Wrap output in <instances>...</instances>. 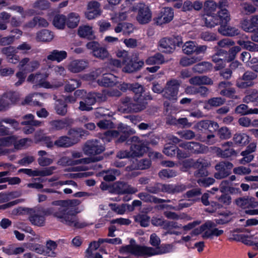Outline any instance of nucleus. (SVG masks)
Listing matches in <instances>:
<instances>
[{
    "instance_id": "obj_62",
    "label": "nucleus",
    "mask_w": 258,
    "mask_h": 258,
    "mask_svg": "<svg viewBox=\"0 0 258 258\" xmlns=\"http://www.w3.org/2000/svg\"><path fill=\"white\" fill-rule=\"evenodd\" d=\"M257 95L258 91L256 89H252L249 92V94L244 97L243 99L244 102L246 103H248L249 102H256Z\"/></svg>"
},
{
    "instance_id": "obj_55",
    "label": "nucleus",
    "mask_w": 258,
    "mask_h": 258,
    "mask_svg": "<svg viewBox=\"0 0 258 258\" xmlns=\"http://www.w3.org/2000/svg\"><path fill=\"white\" fill-rule=\"evenodd\" d=\"M226 100L222 97H213L209 99L207 103L212 107H218L224 104Z\"/></svg>"
},
{
    "instance_id": "obj_41",
    "label": "nucleus",
    "mask_w": 258,
    "mask_h": 258,
    "mask_svg": "<svg viewBox=\"0 0 258 258\" xmlns=\"http://www.w3.org/2000/svg\"><path fill=\"white\" fill-rule=\"evenodd\" d=\"M64 84L65 91L71 92L81 86V82L79 80L70 79L64 81Z\"/></svg>"
},
{
    "instance_id": "obj_23",
    "label": "nucleus",
    "mask_w": 258,
    "mask_h": 258,
    "mask_svg": "<svg viewBox=\"0 0 258 258\" xmlns=\"http://www.w3.org/2000/svg\"><path fill=\"white\" fill-rule=\"evenodd\" d=\"M88 61L84 59H76L72 61L68 66L69 70L74 73L83 71L88 66Z\"/></svg>"
},
{
    "instance_id": "obj_64",
    "label": "nucleus",
    "mask_w": 258,
    "mask_h": 258,
    "mask_svg": "<svg viewBox=\"0 0 258 258\" xmlns=\"http://www.w3.org/2000/svg\"><path fill=\"white\" fill-rule=\"evenodd\" d=\"M97 125L102 130L112 129L113 128V122L111 120L106 119L99 121Z\"/></svg>"
},
{
    "instance_id": "obj_14",
    "label": "nucleus",
    "mask_w": 258,
    "mask_h": 258,
    "mask_svg": "<svg viewBox=\"0 0 258 258\" xmlns=\"http://www.w3.org/2000/svg\"><path fill=\"white\" fill-rule=\"evenodd\" d=\"M88 49H91L93 55L98 58L104 59L108 57L109 53L106 48L101 47L96 41H91L86 44Z\"/></svg>"
},
{
    "instance_id": "obj_50",
    "label": "nucleus",
    "mask_w": 258,
    "mask_h": 258,
    "mask_svg": "<svg viewBox=\"0 0 258 258\" xmlns=\"http://www.w3.org/2000/svg\"><path fill=\"white\" fill-rule=\"evenodd\" d=\"M55 110L57 114L64 115L67 112V105L65 102L58 100L55 105Z\"/></svg>"
},
{
    "instance_id": "obj_3",
    "label": "nucleus",
    "mask_w": 258,
    "mask_h": 258,
    "mask_svg": "<svg viewBox=\"0 0 258 258\" xmlns=\"http://www.w3.org/2000/svg\"><path fill=\"white\" fill-rule=\"evenodd\" d=\"M117 89L122 92H125L127 90H131L135 93L134 97L144 96V95H142L143 93L144 92V87L139 83H114V96L119 97L121 96V93L119 91H118Z\"/></svg>"
},
{
    "instance_id": "obj_54",
    "label": "nucleus",
    "mask_w": 258,
    "mask_h": 258,
    "mask_svg": "<svg viewBox=\"0 0 258 258\" xmlns=\"http://www.w3.org/2000/svg\"><path fill=\"white\" fill-rule=\"evenodd\" d=\"M33 250L37 253L54 257L55 256V253L54 251H49L46 250L45 248L40 245H35L33 247Z\"/></svg>"
},
{
    "instance_id": "obj_8",
    "label": "nucleus",
    "mask_w": 258,
    "mask_h": 258,
    "mask_svg": "<svg viewBox=\"0 0 258 258\" xmlns=\"http://www.w3.org/2000/svg\"><path fill=\"white\" fill-rule=\"evenodd\" d=\"M153 98L150 93L145 94L144 96L134 97L131 100L130 109L132 112H139L146 108L148 100H151Z\"/></svg>"
},
{
    "instance_id": "obj_61",
    "label": "nucleus",
    "mask_w": 258,
    "mask_h": 258,
    "mask_svg": "<svg viewBox=\"0 0 258 258\" xmlns=\"http://www.w3.org/2000/svg\"><path fill=\"white\" fill-rule=\"evenodd\" d=\"M177 134L181 138L187 140L193 139L196 137L195 133L192 131L189 130L178 132Z\"/></svg>"
},
{
    "instance_id": "obj_45",
    "label": "nucleus",
    "mask_w": 258,
    "mask_h": 258,
    "mask_svg": "<svg viewBox=\"0 0 258 258\" xmlns=\"http://www.w3.org/2000/svg\"><path fill=\"white\" fill-rule=\"evenodd\" d=\"M237 44L250 51H258V44L250 41L239 40Z\"/></svg>"
},
{
    "instance_id": "obj_12",
    "label": "nucleus",
    "mask_w": 258,
    "mask_h": 258,
    "mask_svg": "<svg viewBox=\"0 0 258 258\" xmlns=\"http://www.w3.org/2000/svg\"><path fill=\"white\" fill-rule=\"evenodd\" d=\"M148 248V247L136 244L135 240L132 239L130 240V244L122 247L121 250L122 252H130L137 256H142L147 254Z\"/></svg>"
},
{
    "instance_id": "obj_25",
    "label": "nucleus",
    "mask_w": 258,
    "mask_h": 258,
    "mask_svg": "<svg viewBox=\"0 0 258 258\" xmlns=\"http://www.w3.org/2000/svg\"><path fill=\"white\" fill-rule=\"evenodd\" d=\"M103 159L102 156L93 157L90 158H84L77 160H72L67 158H63L62 160L69 165H75L81 164H88L91 162H95L101 161Z\"/></svg>"
},
{
    "instance_id": "obj_57",
    "label": "nucleus",
    "mask_w": 258,
    "mask_h": 258,
    "mask_svg": "<svg viewBox=\"0 0 258 258\" xmlns=\"http://www.w3.org/2000/svg\"><path fill=\"white\" fill-rule=\"evenodd\" d=\"M162 183L159 182H156L153 185H150L146 187V190L153 194H157L160 192H162Z\"/></svg>"
},
{
    "instance_id": "obj_24",
    "label": "nucleus",
    "mask_w": 258,
    "mask_h": 258,
    "mask_svg": "<svg viewBox=\"0 0 258 258\" xmlns=\"http://www.w3.org/2000/svg\"><path fill=\"white\" fill-rule=\"evenodd\" d=\"M188 81L190 84L197 87L213 84V80L207 76H194L190 78Z\"/></svg>"
},
{
    "instance_id": "obj_48",
    "label": "nucleus",
    "mask_w": 258,
    "mask_h": 258,
    "mask_svg": "<svg viewBox=\"0 0 258 258\" xmlns=\"http://www.w3.org/2000/svg\"><path fill=\"white\" fill-rule=\"evenodd\" d=\"M132 134H120L117 131H114V138H117L116 140H115V143L116 144L122 143L125 142V145H126L127 141L131 139L130 136Z\"/></svg>"
},
{
    "instance_id": "obj_34",
    "label": "nucleus",
    "mask_w": 258,
    "mask_h": 258,
    "mask_svg": "<svg viewBox=\"0 0 258 258\" xmlns=\"http://www.w3.org/2000/svg\"><path fill=\"white\" fill-rule=\"evenodd\" d=\"M24 121L21 122L22 125H31L34 126H39L41 125L42 122L34 119V116L32 114H28L22 117Z\"/></svg>"
},
{
    "instance_id": "obj_63",
    "label": "nucleus",
    "mask_w": 258,
    "mask_h": 258,
    "mask_svg": "<svg viewBox=\"0 0 258 258\" xmlns=\"http://www.w3.org/2000/svg\"><path fill=\"white\" fill-rule=\"evenodd\" d=\"M15 138L13 136L4 137L0 139V146L5 148L14 145Z\"/></svg>"
},
{
    "instance_id": "obj_42",
    "label": "nucleus",
    "mask_w": 258,
    "mask_h": 258,
    "mask_svg": "<svg viewBox=\"0 0 258 258\" xmlns=\"http://www.w3.org/2000/svg\"><path fill=\"white\" fill-rule=\"evenodd\" d=\"M54 144L57 147L69 148L73 146V143L68 136H63L59 137L54 142Z\"/></svg>"
},
{
    "instance_id": "obj_56",
    "label": "nucleus",
    "mask_w": 258,
    "mask_h": 258,
    "mask_svg": "<svg viewBox=\"0 0 258 258\" xmlns=\"http://www.w3.org/2000/svg\"><path fill=\"white\" fill-rule=\"evenodd\" d=\"M200 38L207 41H214L218 39L216 34L209 31L202 32L200 34Z\"/></svg>"
},
{
    "instance_id": "obj_11",
    "label": "nucleus",
    "mask_w": 258,
    "mask_h": 258,
    "mask_svg": "<svg viewBox=\"0 0 258 258\" xmlns=\"http://www.w3.org/2000/svg\"><path fill=\"white\" fill-rule=\"evenodd\" d=\"M144 64L142 60H140L137 53L133 54L131 59L123 68V71L126 73H132L140 70Z\"/></svg>"
},
{
    "instance_id": "obj_2",
    "label": "nucleus",
    "mask_w": 258,
    "mask_h": 258,
    "mask_svg": "<svg viewBox=\"0 0 258 258\" xmlns=\"http://www.w3.org/2000/svg\"><path fill=\"white\" fill-rule=\"evenodd\" d=\"M74 95L76 97V99L81 100L79 102L78 109L82 111L92 110L93 108L92 106L97 102L102 101L104 97L102 93L95 92L87 93L84 89L77 90L74 93Z\"/></svg>"
},
{
    "instance_id": "obj_10",
    "label": "nucleus",
    "mask_w": 258,
    "mask_h": 258,
    "mask_svg": "<svg viewBox=\"0 0 258 258\" xmlns=\"http://www.w3.org/2000/svg\"><path fill=\"white\" fill-rule=\"evenodd\" d=\"M233 167V164L229 161L220 162L215 166V169L218 172L214 174V177L218 179L226 177L230 174Z\"/></svg>"
},
{
    "instance_id": "obj_37",
    "label": "nucleus",
    "mask_w": 258,
    "mask_h": 258,
    "mask_svg": "<svg viewBox=\"0 0 258 258\" xmlns=\"http://www.w3.org/2000/svg\"><path fill=\"white\" fill-rule=\"evenodd\" d=\"M79 21V15L76 13H71L67 18L66 25L70 28H74L78 25Z\"/></svg>"
},
{
    "instance_id": "obj_29",
    "label": "nucleus",
    "mask_w": 258,
    "mask_h": 258,
    "mask_svg": "<svg viewBox=\"0 0 258 258\" xmlns=\"http://www.w3.org/2000/svg\"><path fill=\"white\" fill-rule=\"evenodd\" d=\"M116 55L119 59H114V66L120 68L128 59V53L124 50H119L116 52Z\"/></svg>"
},
{
    "instance_id": "obj_6",
    "label": "nucleus",
    "mask_w": 258,
    "mask_h": 258,
    "mask_svg": "<svg viewBox=\"0 0 258 258\" xmlns=\"http://www.w3.org/2000/svg\"><path fill=\"white\" fill-rule=\"evenodd\" d=\"M126 144L131 145L130 151L133 158L141 156L146 152V145L137 136L131 137L127 141Z\"/></svg>"
},
{
    "instance_id": "obj_19",
    "label": "nucleus",
    "mask_w": 258,
    "mask_h": 258,
    "mask_svg": "<svg viewBox=\"0 0 258 258\" xmlns=\"http://www.w3.org/2000/svg\"><path fill=\"white\" fill-rule=\"evenodd\" d=\"M234 203L239 207L246 208H255L258 207V202L255 201V198L251 197H242L236 199Z\"/></svg>"
},
{
    "instance_id": "obj_22",
    "label": "nucleus",
    "mask_w": 258,
    "mask_h": 258,
    "mask_svg": "<svg viewBox=\"0 0 258 258\" xmlns=\"http://www.w3.org/2000/svg\"><path fill=\"white\" fill-rule=\"evenodd\" d=\"M88 132L81 128H71L68 132L69 138L73 143V146L78 143L81 138L85 135H88Z\"/></svg>"
},
{
    "instance_id": "obj_7",
    "label": "nucleus",
    "mask_w": 258,
    "mask_h": 258,
    "mask_svg": "<svg viewBox=\"0 0 258 258\" xmlns=\"http://www.w3.org/2000/svg\"><path fill=\"white\" fill-rule=\"evenodd\" d=\"M159 46L161 48L164 49L163 52L167 53L173 52L175 46L180 47L182 44L181 37L179 36H174L171 38H164L159 41Z\"/></svg>"
},
{
    "instance_id": "obj_27",
    "label": "nucleus",
    "mask_w": 258,
    "mask_h": 258,
    "mask_svg": "<svg viewBox=\"0 0 258 258\" xmlns=\"http://www.w3.org/2000/svg\"><path fill=\"white\" fill-rule=\"evenodd\" d=\"M67 52L64 50H58L54 49L49 52L48 55L46 57V59L52 61H56L59 62L67 57Z\"/></svg>"
},
{
    "instance_id": "obj_20",
    "label": "nucleus",
    "mask_w": 258,
    "mask_h": 258,
    "mask_svg": "<svg viewBox=\"0 0 258 258\" xmlns=\"http://www.w3.org/2000/svg\"><path fill=\"white\" fill-rule=\"evenodd\" d=\"M3 123L9 124L15 129H18L19 126V123L16 120L7 117L0 119V136L8 135L10 134L9 128L4 125Z\"/></svg>"
},
{
    "instance_id": "obj_15",
    "label": "nucleus",
    "mask_w": 258,
    "mask_h": 258,
    "mask_svg": "<svg viewBox=\"0 0 258 258\" xmlns=\"http://www.w3.org/2000/svg\"><path fill=\"white\" fill-rule=\"evenodd\" d=\"M29 219L33 225L37 226L44 225L45 217L38 208L29 209Z\"/></svg>"
},
{
    "instance_id": "obj_35",
    "label": "nucleus",
    "mask_w": 258,
    "mask_h": 258,
    "mask_svg": "<svg viewBox=\"0 0 258 258\" xmlns=\"http://www.w3.org/2000/svg\"><path fill=\"white\" fill-rule=\"evenodd\" d=\"M235 112L237 114H239L241 115L258 114V109H249L246 105L241 104L235 108Z\"/></svg>"
},
{
    "instance_id": "obj_52",
    "label": "nucleus",
    "mask_w": 258,
    "mask_h": 258,
    "mask_svg": "<svg viewBox=\"0 0 258 258\" xmlns=\"http://www.w3.org/2000/svg\"><path fill=\"white\" fill-rule=\"evenodd\" d=\"M217 136L221 140H227L231 138V133L228 127L223 126L218 130Z\"/></svg>"
},
{
    "instance_id": "obj_53",
    "label": "nucleus",
    "mask_w": 258,
    "mask_h": 258,
    "mask_svg": "<svg viewBox=\"0 0 258 258\" xmlns=\"http://www.w3.org/2000/svg\"><path fill=\"white\" fill-rule=\"evenodd\" d=\"M177 172L176 171L171 169H165L161 170L159 172V176L160 178H172L175 177L177 175Z\"/></svg>"
},
{
    "instance_id": "obj_46",
    "label": "nucleus",
    "mask_w": 258,
    "mask_h": 258,
    "mask_svg": "<svg viewBox=\"0 0 258 258\" xmlns=\"http://www.w3.org/2000/svg\"><path fill=\"white\" fill-rule=\"evenodd\" d=\"M218 15L217 16V17H218V18L219 19L220 25H226L230 21V14L228 11L226 9L220 10L218 12Z\"/></svg>"
},
{
    "instance_id": "obj_13",
    "label": "nucleus",
    "mask_w": 258,
    "mask_h": 258,
    "mask_svg": "<svg viewBox=\"0 0 258 258\" xmlns=\"http://www.w3.org/2000/svg\"><path fill=\"white\" fill-rule=\"evenodd\" d=\"M73 123V120L68 118L53 120L48 123L49 129L51 132L58 131L71 126Z\"/></svg>"
},
{
    "instance_id": "obj_32",
    "label": "nucleus",
    "mask_w": 258,
    "mask_h": 258,
    "mask_svg": "<svg viewBox=\"0 0 258 258\" xmlns=\"http://www.w3.org/2000/svg\"><path fill=\"white\" fill-rule=\"evenodd\" d=\"M212 64L209 62L203 61L195 65L192 68V71L199 74H203L211 70Z\"/></svg>"
},
{
    "instance_id": "obj_30",
    "label": "nucleus",
    "mask_w": 258,
    "mask_h": 258,
    "mask_svg": "<svg viewBox=\"0 0 258 258\" xmlns=\"http://www.w3.org/2000/svg\"><path fill=\"white\" fill-rule=\"evenodd\" d=\"M233 143L231 142H227L222 144V147H225V149L221 151V156L223 158H228L237 154L236 152L232 148H230L233 146Z\"/></svg>"
},
{
    "instance_id": "obj_31",
    "label": "nucleus",
    "mask_w": 258,
    "mask_h": 258,
    "mask_svg": "<svg viewBox=\"0 0 258 258\" xmlns=\"http://www.w3.org/2000/svg\"><path fill=\"white\" fill-rule=\"evenodd\" d=\"M53 38V33L48 30L43 29L37 32L36 39L38 41L49 42Z\"/></svg>"
},
{
    "instance_id": "obj_49",
    "label": "nucleus",
    "mask_w": 258,
    "mask_h": 258,
    "mask_svg": "<svg viewBox=\"0 0 258 258\" xmlns=\"http://www.w3.org/2000/svg\"><path fill=\"white\" fill-rule=\"evenodd\" d=\"M135 221L142 227H146L149 225L150 217L146 214H139L135 217Z\"/></svg>"
},
{
    "instance_id": "obj_1",
    "label": "nucleus",
    "mask_w": 258,
    "mask_h": 258,
    "mask_svg": "<svg viewBox=\"0 0 258 258\" xmlns=\"http://www.w3.org/2000/svg\"><path fill=\"white\" fill-rule=\"evenodd\" d=\"M80 203V201L77 199L53 201L51 203L52 205L60 206L54 213L53 216L69 226L76 228H84L87 226V223L80 222L76 216L79 213L77 206Z\"/></svg>"
},
{
    "instance_id": "obj_16",
    "label": "nucleus",
    "mask_w": 258,
    "mask_h": 258,
    "mask_svg": "<svg viewBox=\"0 0 258 258\" xmlns=\"http://www.w3.org/2000/svg\"><path fill=\"white\" fill-rule=\"evenodd\" d=\"M104 181L100 185L102 190H107L109 192L113 193V172L110 170H104L101 173Z\"/></svg>"
},
{
    "instance_id": "obj_44",
    "label": "nucleus",
    "mask_w": 258,
    "mask_h": 258,
    "mask_svg": "<svg viewBox=\"0 0 258 258\" xmlns=\"http://www.w3.org/2000/svg\"><path fill=\"white\" fill-rule=\"evenodd\" d=\"M233 140L236 144L244 146L248 143L249 137L243 133L236 134L234 135Z\"/></svg>"
},
{
    "instance_id": "obj_38",
    "label": "nucleus",
    "mask_w": 258,
    "mask_h": 258,
    "mask_svg": "<svg viewBox=\"0 0 258 258\" xmlns=\"http://www.w3.org/2000/svg\"><path fill=\"white\" fill-rule=\"evenodd\" d=\"M203 20L205 25L209 28H213L220 24V21L217 15H206L204 16Z\"/></svg>"
},
{
    "instance_id": "obj_26",
    "label": "nucleus",
    "mask_w": 258,
    "mask_h": 258,
    "mask_svg": "<svg viewBox=\"0 0 258 258\" xmlns=\"http://www.w3.org/2000/svg\"><path fill=\"white\" fill-rule=\"evenodd\" d=\"M173 247L171 244H163L156 248L148 247L147 255H153L169 252L172 250Z\"/></svg>"
},
{
    "instance_id": "obj_4",
    "label": "nucleus",
    "mask_w": 258,
    "mask_h": 258,
    "mask_svg": "<svg viewBox=\"0 0 258 258\" xmlns=\"http://www.w3.org/2000/svg\"><path fill=\"white\" fill-rule=\"evenodd\" d=\"M134 11H137L136 20L142 25L149 23L152 20V12L149 7L143 3H139L133 8Z\"/></svg>"
},
{
    "instance_id": "obj_36",
    "label": "nucleus",
    "mask_w": 258,
    "mask_h": 258,
    "mask_svg": "<svg viewBox=\"0 0 258 258\" xmlns=\"http://www.w3.org/2000/svg\"><path fill=\"white\" fill-rule=\"evenodd\" d=\"M78 33L81 37L88 39H93L94 38L92 28L88 26H80Z\"/></svg>"
},
{
    "instance_id": "obj_33",
    "label": "nucleus",
    "mask_w": 258,
    "mask_h": 258,
    "mask_svg": "<svg viewBox=\"0 0 258 258\" xmlns=\"http://www.w3.org/2000/svg\"><path fill=\"white\" fill-rule=\"evenodd\" d=\"M131 104V99L128 97L122 98L120 100V104L118 106V111L122 113L131 112L130 109V105Z\"/></svg>"
},
{
    "instance_id": "obj_51",
    "label": "nucleus",
    "mask_w": 258,
    "mask_h": 258,
    "mask_svg": "<svg viewBox=\"0 0 258 258\" xmlns=\"http://www.w3.org/2000/svg\"><path fill=\"white\" fill-rule=\"evenodd\" d=\"M200 57L194 56L190 58L187 57H183L180 60V64L183 67H187L201 60Z\"/></svg>"
},
{
    "instance_id": "obj_43",
    "label": "nucleus",
    "mask_w": 258,
    "mask_h": 258,
    "mask_svg": "<svg viewBox=\"0 0 258 258\" xmlns=\"http://www.w3.org/2000/svg\"><path fill=\"white\" fill-rule=\"evenodd\" d=\"M97 83L100 86L109 87L113 85V75L111 74H103L101 79L97 80Z\"/></svg>"
},
{
    "instance_id": "obj_9",
    "label": "nucleus",
    "mask_w": 258,
    "mask_h": 258,
    "mask_svg": "<svg viewBox=\"0 0 258 258\" xmlns=\"http://www.w3.org/2000/svg\"><path fill=\"white\" fill-rule=\"evenodd\" d=\"M179 86L180 83L177 80L168 81L164 88L163 96L169 100H176Z\"/></svg>"
},
{
    "instance_id": "obj_58",
    "label": "nucleus",
    "mask_w": 258,
    "mask_h": 258,
    "mask_svg": "<svg viewBox=\"0 0 258 258\" xmlns=\"http://www.w3.org/2000/svg\"><path fill=\"white\" fill-rule=\"evenodd\" d=\"M196 43L193 41H188L185 43L182 46L183 52L187 55L190 54L194 52Z\"/></svg>"
},
{
    "instance_id": "obj_40",
    "label": "nucleus",
    "mask_w": 258,
    "mask_h": 258,
    "mask_svg": "<svg viewBox=\"0 0 258 258\" xmlns=\"http://www.w3.org/2000/svg\"><path fill=\"white\" fill-rule=\"evenodd\" d=\"M239 10L240 13L244 15H249L256 11V8L253 5L246 2L240 4Z\"/></svg>"
},
{
    "instance_id": "obj_47",
    "label": "nucleus",
    "mask_w": 258,
    "mask_h": 258,
    "mask_svg": "<svg viewBox=\"0 0 258 258\" xmlns=\"http://www.w3.org/2000/svg\"><path fill=\"white\" fill-rule=\"evenodd\" d=\"M93 114L95 118L97 119H100L105 118L106 116H112V115L110 114V112H109L107 109L102 107L96 108Z\"/></svg>"
},
{
    "instance_id": "obj_21",
    "label": "nucleus",
    "mask_w": 258,
    "mask_h": 258,
    "mask_svg": "<svg viewBox=\"0 0 258 258\" xmlns=\"http://www.w3.org/2000/svg\"><path fill=\"white\" fill-rule=\"evenodd\" d=\"M173 16V12L171 8H164L157 18V23L161 25L163 23H168L172 20Z\"/></svg>"
},
{
    "instance_id": "obj_28",
    "label": "nucleus",
    "mask_w": 258,
    "mask_h": 258,
    "mask_svg": "<svg viewBox=\"0 0 258 258\" xmlns=\"http://www.w3.org/2000/svg\"><path fill=\"white\" fill-rule=\"evenodd\" d=\"M218 32L223 35L228 36H234L239 34V31L235 27L226 25H221L218 28Z\"/></svg>"
},
{
    "instance_id": "obj_18",
    "label": "nucleus",
    "mask_w": 258,
    "mask_h": 258,
    "mask_svg": "<svg viewBox=\"0 0 258 258\" xmlns=\"http://www.w3.org/2000/svg\"><path fill=\"white\" fill-rule=\"evenodd\" d=\"M101 10L100 4L97 1H92L88 3L87 11L85 13V16L88 20H92L100 16Z\"/></svg>"
},
{
    "instance_id": "obj_17",
    "label": "nucleus",
    "mask_w": 258,
    "mask_h": 258,
    "mask_svg": "<svg viewBox=\"0 0 258 258\" xmlns=\"http://www.w3.org/2000/svg\"><path fill=\"white\" fill-rule=\"evenodd\" d=\"M179 147L187 150L193 154H203L207 150V147L195 142H189L181 143Z\"/></svg>"
},
{
    "instance_id": "obj_60",
    "label": "nucleus",
    "mask_w": 258,
    "mask_h": 258,
    "mask_svg": "<svg viewBox=\"0 0 258 258\" xmlns=\"http://www.w3.org/2000/svg\"><path fill=\"white\" fill-rule=\"evenodd\" d=\"M241 155L243 156L240 160V163L241 164H245L246 163L251 162L254 157L253 155L251 154V153H250L248 150L242 151L241 153Z\"/></svg>"
},
{
    "instance_id": "obj_39",
    "label": "nucleus",
    "mask_w": 258,
    "mask_h": 258,
    "mask_svg": "<svg viewBox=\"0 0 258 258\" xmlns=\"http://www.w3.org/2000/svg\"><path fill=\"white\" fill-rule=\"evenodd\" d=\"M67 17L62 14H57L54 16L52 23L53 25L59 29H64L66 25Z\"/></svg>"
},
{
    "instance_id": "obj_5",
    "label": "nucleus",
    "mask_w": 258,
    "mask_h": 258,
    "mask_svg": "<svg viewBox=\"0 0 258 258\" xmlns=\"http://www.w3.org/2000/svg\"><path fill=\"white\" fill-rule=\"evenodd\" d=\"M84 154L88 156L99 155L105 150V147L97 139L89 140L86 142L83 148Z\"/></svg>"
},
{
    "instance_id": "obj_59",
    "label": "nucleus",
    "mask_w": 258,
    "mask_h": 258,
    "mask_svg": "<svg viewBox=\"0 0 258 258\" xmlns=\"http://www.w3.org/2000/svg\"><path fill=\"white\" fill-rule=\"evenodd\" d=\"M102 244L101 242H99V240L97 241L92 242L89 246V248L86 250V257L87 258H92V255L93 254V251L96 250Z\"/></svg>"
}]
</instances>
